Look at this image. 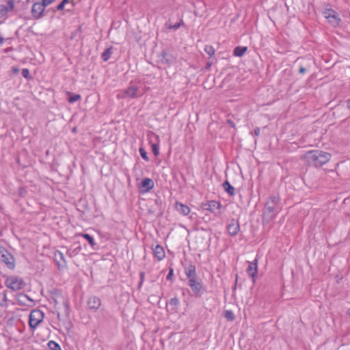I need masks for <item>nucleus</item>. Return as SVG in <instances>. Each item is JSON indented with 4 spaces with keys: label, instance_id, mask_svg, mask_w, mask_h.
Returning <instances> with one entry per match:
<instances>
[{
    "label": "nucleus",
    "instance_id": "1",
    "mask_svg": "<svg viewBox=\"0 0 350 350\" xmlns=\"http://www.w3.org/2000/svg\"><path fill=\"white\" fill-rule=\"evenodd\" d=\"M331 159V154L328 152L319 150H313L308 151L304 155V159L306 163L310 165L315 167H319L327 163Z\"/></svg>",
    "mask_w": 350,
    "mask_h": 350
},
{
    "label": "nucleus",
    "instance_id": "2",
    "mask_svg": "<svg viewBox=\"0 0 350 350\" xmlns=\"http://www.w3.org/2000/svg\"><path fill=\"white\" fill-rule=\"evenodd\" d=\"M280 199L278 195H273L269 197L267 200L264 212L263 219L269 221L273 219L281 211Z\"/></svg>",
    "mask_w": 350,
    "mask_h": 350
},
{
    "label": "nucleus",
    "instance_id": "3",
    "mask_svg": "<svg viewBox=\"0 0 350 350\" xmlns=\"http://www.w3.org/2000/svg\"><path fill=\"white\" fill-rule=\"evenodd\" d=\"M44 313L38 309L33 310L29 317V325L31 329L34 330L38 325L43 321Z\"/></svg>",
    "mask_w": 350,
    "mask_h": 350
},
{
    "label": "nucleus",
    "instance_id": "4",
    "mask_svg": "<svg viewBox=\"0 0 350 350\" xmlns=\"http://www.w3.org/2000/svg\"><path fill=\"white\" fill-rule=\"evenodd\" d=\"M5 286L13 291H18L24 288L26 283L21 278L10 276L6 279Z\"/></svg>",
    "mask_w": 350,
    "mask_h": 350
},
{
    "label": "nucleus",
    "instance_id": "5",
    "mask_svg": "<svg viewBox=\"0 0 350 350\" xmlns=\"http://www.w3.org/2000/svg\"><path fill=\"white\" fill-rule=\"evenodd\" d=\"M324 17L334 27L339 25L341 20L337 12L332 9H326L323 12Z\"/></svg>",
    "mask_w": 350,
    "mask_h": 350
},
{
    "label": "nucleus",
    "instance_id": "6",
    "mask_svg": "<svg viewBox=\"0 0 350 350\" xmlns=\"http://www.w3.org/2000/svg\"><path fill=\"white\" fill-rule=\"evenodd\" d=\"M202 208L204 210L213 213L215 215H218L219 214V210L221 208V204L217 201L211 200L202 204Z\"/></svg>",
    "mask_w": 350,
    "mask_h": 350
},
{
    "label": "nucleus",
    "instance_id": "7",
    "mask_svg": "<svg viewBox=\"0 0 350 350\" xmlns=\"http://www.w3.org/2000/svg\"><path fill=\"white\" fill-rule=\"evenodd\" d=\"M0 260L10 268L14 267V258L13 256L4 248H0Z\"/></svg>",
    "mask_w": 350,
    "mask_h": 350
},
{
    "label": "nucleus",
    "instance_id": "8",
    "mask_svg": "<svg viewBox=\"0 0 350 350\" xmlns=\"http://www.w3.org/2000/svg\"><path fill=\"white\" fill-rule=\"evenodd\" d=\"M188 285L196 297H200L202 295V285L197 280V278L189 280L188 281Z\"/></svg>",
    "mask_w": 350,
    "mask_h": 350
},
{
    "label": "nucleus",
    "instance_id": "9",
    "mask_svg": "<svg viewBox=\"0 0 350 350\" xmlns=\"http://www.w3.org/2000/svg\"><path fill=\"white\" fill-rule=\"evenodd\" d=\"M45 6L42 2L34 3L31 8V14L33 18H40L45 10Z\"/></svg>",
    "mask_w": 350,
    "mask_h": 350
},
{
    "label": "nucleus",
    "instance_id": "10",
    "mask_svg": "<svg viewBox=\"0 0 350 350\" xmlns=\"http://www.w3.org/2000/svg\"><path fill=\"white\" fill-rule=\"evenodd\" d=\"M124 94L129 98H135L141 96L139 94L137 85L133 81H131L129 87L124 90Z\"/></svg>",
    "mask_w": 350,
    "mask_h": 350
},
{
    "label": "nucleus",
    "instance_id": "11",
    "mask_svg": "<svg viewBox=\"0 0 350 350\" xmlns=\"http://www.w3.org/2000/svg\"><path fill=\"white\" fill-rule=\"evenodd\" d=\"M87 304L90 310L96 312L100 308L101 301L100 298L96 296H91L88 298Z\"/></svg>",
    "mask_w": 350,
    "mask_h": 350
},
{
    "label": "nucleus",
    "instance_id": "12",
    "mask_svg": "<svg viewBox=\"0 0 350 350\" xmlns=\"http://www.w3.org/2000/svg\"><path fill=\"white\" fill-rule=\"evenodd\" d=\"M227 230L230 236H236L240 230L239 221L232 219L227 226Z\"/></svg>",
    "mask_w": 350,
    "mask_h": 350
},
{
    "label": "nucleus",
    "instance_id": "13",
    "mask_svg": "<svg viewBox=\"0 0 350 350\" xmlns=\"http://www.w3.org/2000/svg\"><path fill=\"white\" fill-rule=\"evenodd\" d=\"M258 271V260L255 258L253 262H249L248 267L247 269V274L250 277L252 278L253 281L255 282V279Z\"/></svg>",
    "mask_w": 350,
    "mask_h": 350
},
{
    "label": "nucleus",
    "instance_id": "14",
    "mask_svg": "<svg viewBox=\"0 0 350 350\" xmlns=\"http://www.w3.org/2000/svg\"><path fill=\"white\" fill-rule=\"evenodd\" d=\"M154 187V182L151 178H145L141 182L139 189L142 193L148 192Z\"/></svg>",
    "mask_w": 350,
    "mask_h": 350
},
{
    "label": "nucleus",
    "instance_id": "15",
    "mask_svg": "<svg viewBox=\"0 0 350 350\" xmlns=\"http://www.w3.org/2000/svg\"><path fill=\"white\" fill-rule=\"evenodd\" d=\"M179 305V299L177 297H173L167 303V311L170 313H175L178 311Z\"/></svg>",
    "mask_w": 350,
    "mask_h": 350
},
{
    "label": "nucleus",
    "instance_id": "16",
    "mask_svg": "<svg viewBox=\"0 0 350 350\" xmlns=\"http://www.w3.org/2000/svg\"><path fill=\"white\" fill-rule=\"evenodd\" d=\"M14 8L12 0L7 2V5L0 4V18L4 16L8 12L12 11Z\"/></svg>",
    "mask_w": 350,
    "mask_h": 350
},
{
    "label": "nucleus",
    "instance_id": "17",
    "mask_svg": "<svg viewBox=\"0 0 350 350\" xmlns=\"http://www.w3.org/2000/svg\"><path fill=\"white\" fill-rule=\"evenodd\" d=\"M175 209L181 215L186 216L191 212L190 208L182 202H177L174 204Z\"/></svg>",
    "mask_w": 350,
    "mask_h": 350
},
{
    "label": "nucleus",
    "instance_id": "18",
    "mask_svg": "<svg viewBox=\"0 0 350 350\" xmlns=\"http://www.w3.org/2000/svg\"><path fill=\"white\" fill-rule=\"evenodd\" d=\"M153 253L154 257L159 260H162L165 256V251L163 247L159 245H157L154 248H153Z\"/></svg>",
    "mask_w": 350,
    "mask_h": 350
},
{
    "label": "nucleus",
    "instance_id": "19",
    "mask_svg": "<svg viewBox=\"0 0 350 350\" xmlns=\"http://www.w3.org/2000/svg\"><path fill=\"white\" fill-rule=\"evenodd\" d=\"M185 275H187L188 281L189 280L197 278V273L195 266L189 265L185 268Z\"/></svg>",
    "mask_w": 350,
    "mask_h": 350
},
{
    "label": "nucleus",
    "instance_id": "20",
    "mask_svg": "<svg viewBox=\"0 0 350 350\" xmlns=\"http://www.w3.org/2000/svg\"><path fill=\"white\" fill-rule=\"evenodd\" d=\"M175 60L176 58L174 56L169 55L165 52H163L161 58V61L163 63H165L170 65L175 62Z\"/></svg>",
    "mask_w": 350,
    "mask_h": 350
},
{
    "label": "nucleus",
    "instance_id": "21",
    "mask_svg": "<svg viewBox=\"0 0 350 350\" xmlns=\"http://www.w3.org/2000/svg\"><path fill=\"white\" fill-rule=\"evenodd\" d=\"M183 24H184V22H183V19L179 18V21L174 25L172 23L171 21L169 20L165 23V26L170 29L176 30L178 28H180L182 25H183Z\"/></svg>",
    "mask_w": 350,
    "mask_h": 350
},
{
    "label": "nucleus",
    "instance_id": "22",
    "mask_svg": "<svg viewBox=\"0 0 350 350\" xmlns=\"http://www.w3.org/2000/svg\"><path fill=\"white\" fill-rule=\"evenodd\" d=\"M79 236L83 237L85 240H87L89 244L91 245L92 248L95 249L96 243L93 237L86 233H80L79 234Z\"/></svg>",
    "mask_w": 350,
    "mask_h": 350
},
{
    "label": "nucleus",
    "instance_id": "23",
    "mask_svg": "<svg viewBox=\"0 0 350 350\" xmlns=\"http://www.w3.org/2000/svg\"><path fill=\"white\" fill-rule=\"evenodd\" d=\"M55 260L57 261L58 267H59L62 265L60 261H62L64 264L66 263L64 255L60 251H56L55 252Z\"/></svg>",
    "mask_w": 350,
    "mask_h": 350
},
{
    "label": "nucleus",
    "instance_id": "24",
    "mask_svg": "<svg viewBox=\"0 0 350 350\" xmlns=\"http://www.w3.org/2000/svg\"><path fill=\"white\" fill-rule=\"evenodd\" d=\"M247 48L246 46H237L234 48L233 54L237 57H242L247 51Z\"/></svg>",
    "mask_w": 350,
    "mask_h": 350
},
{
    "label": "nucleus",
    "instance_id": "25",
    "mask_svg": "<svg viewBox=\"0 0 350 350\" xmlns=\"http://www.w3.org/2000/svg\"><path fill=\"white\" fill-rule=\"evenodd\" d=\"M223 187L230 196H233L234 194V188L228 181L226 180L223 183Z\"/></svg>",
    "mask_w": 350,
    "mask_h": 350
},
{
    "label": "nucleus",
    "instance_id": "26",
    "mask_svg": "<svg viewBox=\"0 0 350 350\" xmlns=\"http://www.w3.org/2000/svg\"><path fill=\"white\" fill-rule=\"evenodd\" d=\"M111 53H112L111 48H108V49H105L101 55V57L103 59V61H105V62L108 61L110 58Z\"/></svg>",
    "mask_w": 350,
    "mask_h": 350
},
{
    "label": "nucleus",
    "instance_id": "27",
    "mask_svg": "<svg viewBox=\"0 0 350 350\" xmlns=\"http://www.w3.org/2000/svg\"><path fill=\"white\" fill-rule=\"evenodd\" d=\"M8 297L7 294L5 292L0 293V306H7L8 302Z\"/></svg>",
    "mask_w": 350,
    "mask_h": 350
},
{
    "label": "nucleus",
    "instance_id": "28",
    "mask_svg": "<svg viewBox=\"0 0 350 350\" xmlns=\"http://www.w3.org/2000/svg\"><path fill=\"white\" fill-rule=\"evenodd\" d=\"M48 346L51 350H62L59 345L53 340H50L48 343Z\"/></svg>",
    "mask_w": 350,
    "mask_h": 350
},
{
    "label": "nucleus",
    "instance_id": "29",
    "mask_svg": "<svg viewBox=\"0 0 350 350\" xmlns=\"http://www.w3.org/2000/svg\"><path fill=\"white\" fill-rule=\"evenodd\" d=\"M204 51L211 57L215 55V51L213 46L206 45L204 47Z\"/></svg>",
    "mask_w": 350,
    "mask_h": 350
},
{
    "label": "nucleus",
    "instance_id": "30",
    "mask_svg": "<svg viewBox=\"0 0 350 350\" xmlns=\"http://www.w3.org/2000/svg\"><path fill=\"white\" fill-rule=\"evenodd\" d=\"M68 94L70 96L68 98V102L70 103H73L81 99L79 94H71L70 92H68Z\"/></svg>",
    "mask_w": 350,
    "mask_h": 350
},
{
    "label": "nucleus",
    "instance_id": "31",
    "mask_svg": "<svg viewBox=\"0 0 350 350\" xmlns=\"http://www.w3.org/2000/svg\"><path fill=\"white\" fill-rule=\"evenodd\" d=\"M80 251H81V247L79 246V247H76L75 249H74L72 250H71L70 249L68 250H67V254L70 257H72V256L77 255Z\"/></svg>",
    "mask_w": 350,
    "mask_h": 350
},
{
    "label": "nucleus",
    "instance_id": "32",
    "mask_svg": "<svg viewBox=\"0 0 350 350\" xmlns=\"http://www.w3.org/2000/svg\"><path fill=\"white\" fill-rule=\"evenodd\" d=\"M224 317L228 321H232L234 319V314L231 310H226L224 313Z\"/></svg>",
    "mask_w": 350,
    "mask_h": 350
},
{
    "label": "nucleus",
    "instance_id": "33",
    "mask_svg": "<svg viewBox=\"0 0 350 350\" xmlns=\"http://www.w3.org/2000/svg\"><path fill=\"white\" fill-rule=\"evenodd\" d=\"M152 150L155 156L159 154V145L157 143L151 144Z\"/></svg>",
    "mask_w": 350,
    "mask_h": 350
},
{
    "label": "nucleus",
    "instance_id": "34",
    "mask_svg": "<svg viewBox=\"0 0 350 350\" xmlns=\"http://www.w3.org/2000/svg\"><path fill=\"white\" fill-rule=\"evenodd\" d=\"M139 152L140 155H141V157H142L143 159H144L146 161H149V158H148V157L147 155V152L144 150V148H140L139 149Z\"/></svg>",
    "mask_w": 350,
    "mask_h": 350
},
{
    "label": "nucleus",
    "instance_id": "35",
    "mask_svg": "<svg viewBox=\"0 0 350 350\" xmlns=\"http://www.w3.org/2000/svg\"><path fill=\"white\" fill-rule=\"evenodd\" d=\"M22 75L24 78L27 79H31V77L30 76L29 70L27 68H23L22 70Z\"/></svg>",
    "mask_w": 350,
    "mask_h": 350
},
{
    "label": "nucleus",
    "instance_id": "36",
    "mask_svg": "<svg viewBox=\"0 0 350 350\" xmlns=\"http://www.w3.org/2000/svg\"><path fill=\"white\" fill-rule=\"evenodd\" d=\"M56 0H42V3H43V5L46 7L49 5H51V3H53V2H55Z\"/></svg>",
    "mask_w": 350,
    "mask_h": 350
},
{
    "label": "nucleus",
    "instance_id": "37",
    "mask_svg": "<svg viewBox=\"0 0 350 350\" xmlns=\"http://www.w3.org/2000/svg\"><path fill=\"white\" fill-rule=\"evenodd\" d=\"M64 7H65V4L62 2H61L57 7H56V10H58V11H60V10H63L64 9Z\"/></svg>",
    "mask_w": 350,
    "mask_h": 350
},
{
    "label": "nucleus",
    "instance_id": "38",
    "mask_svg": "<svg viewBox=\"0 0 350 350\" xmlns=\"http://www.w3.org/2000/svg\"><path fill=\"white\" fill-rule=\"evenodd\" d=\"M139 276H140V282H139V286H141L144 280V278H145V273L144 272H141L139 273Z\"/></svg>",
    "mask_w": 350,
    "mask_h": 350
},
{
    "label": "nucleus",
    "instance_id": "39",
    "mask_svg": "<svg viewBox=\"0 0 350 350\" xmlns=\"http://www.w3.org/2000/svg\"><path fill=\"white\" fill-rule=\"evenodd\" d=\"M260 133V129L259 127H256L254 131V134L256 136H258Z\"/></svg>",
    "mask_w": 350,
    "mask_h": 350
},
{
    "label": "nucleus",
    "instance_id": "40",
    "mask_svg": "<svg viewBox=\"0 0 350 350\" xmlns=\"http://www.w3.org/2000/svg\"><path fill=\"white\" fill-rule=\"evenodd\" d=\"M306 68L302 66L300 67L299 70L300 74H304L306 72Z\"/></svg>",
    "mask_w": 350,
    "mask_h": 350
},
{
    "label": "nucleus",
    "instance_id": "41",
    "mask_svg": "<svg viewBox=\"0 0 350 350\" xmlns=\"http://www.w3.org/2000/svg\"><path fill=\"white\" fill-rule=\"evenodd\" d=\"M12 70L14 74H16L19 72V69L17 67H12Z\"/></svg>",
    "mask_w": 350,
    "mask_h": 350
},
{
    "label": "nucleus",
    "instance_id": "42",
    "mask_svg": "<svg viewBox=\"0 0 350 350\" xmlns=\"http://www.w3.org/2000/svg\"><path fill=\"white\" fill-rule=\"evenodd\" d=\"M172 274H173V270L171 269L167 275V280H170L171 278V276L172 275Z\"/></svg>",
    "mask_w": 350,
    "mask_h": 350
},
{
    "label": "nucleus",
    "instance_id": "43",
    "mask_svg": "<svg viewBox=\"0 0 350 350\" xmlns=\"http://www.w3.org/2000/svg\"><path fill=\"white\" fill-rule=\"evenodd\" d=\"M347 108L350 109V98L347 102Z\"/></svg>",
    "mask_w": 350,
    "mask_h": 350
},
{
    "label": "nucleus",
    "instance_id": "44",
    "mask_svg": "<svg viewBox=\"0 0 350 350\" xmlns=\"http://www.w3.org/2000/svg\"><path fill=\"white\" fill-rule=\"evenodd\" d=\"M69 1H70V0H63L62 2L66 5V3H68Z\"/></svg>",
    "mask_w": 350,
    "mask_h": 350
},
{
    "label": "nucleus",
    "instance_id": "45",
    "mask_svg": "<svg viewBox=\"0 0 350 350\" xmlns=\"http://www.w3.org/2000/svg\"><path fill=\"white\" fill-rule=\"evenodd\" d=\"M211 66V63H207V67H210Z\"/></svg>",
    "mask_w": 350,
    "mask_h": 350
},
{
    "label": "nucleus",
    "instance_id": "46",
    "mask_svg": "<svg viewBox=\"0 0 350 350\" xmlns=\"http://www.w3.org/2000/svg\"><path fill=\"white\" fill-rule=\"evenodd\" d=\"M347 313H348V315L350 317V308L349 309Z\"/></svg>",
    "mask_w": 350,
    "mask_h": 350
},
{
    "label": "nucleus",
    "instance_id": "47",
    "mask_svg": "<svg viewBox=\"0 0 350 350\" xmlns=\"http://www.w3.org/2000/svg\"><path fill=\"white\" fill-rule=\"evenodd\" d=\"M157 139H159V136L157 135H154Z\"/></svg>",
    "mask_w": 350,
    "mask_h": 350
}]
</instances>
